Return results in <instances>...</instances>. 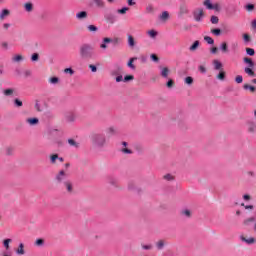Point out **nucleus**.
<instances>
[{
  "mask_svg": "<svg viewBox=\"0 0 256 256\" xmlns=\"http://www.w3.org/2000/svg\"><path fill=\"white\" fill-rule=\"evenodd\" d=\"M128 46L133 49L135 47V38L131 35H128Z\"/></svg>",
  "mask_w": 256,
  "mask_h": 256,
  "instance_id": "nucleus-21",
  "label": "nucleus"
},
{
  "mask_svg": "<svg viewBox=\"0 0 256 256\" xmlns=\"http://www.w3.org/2000/svg\"><path fill=\"white\" fill-rule=\"evenodd\" d=\"M203 5L207 7V9L213 10V5L211 4V0H204Z\"/></svg>",
  "mask_w": 256,
  "mask_h": 256,
  "instance_id": "nucleus-36",
  "label": "nucleus"
},
{
  "mask_svg": "<svg viewBox=\"0 0 256 256\" xmlns=\"http://www.w3.org/2000/svg\"><path fill=\"white\" fill-rule=\"evenodd\" d=\"M91 142L95 147L103 148L107 145V138L102 133H92L90 136Z\"/></svg>",
  "mask_w": 256,
  "mask_h": 256,
  "instance_id": "nucleus-1",
  "label": "nucleus"
},
{
  "mask_svg": "<svg viewBox=\"0 0 256 256\" xmlns=\"http://www.w3.org/2000/svg\"><path fill=\"white\" fill-rule=\"evenodd\" d=\"M14 104L16 107H23V102L17 98L14 100Z\"/></svg>",
  "mask_w": 256,
  "mask_h": 256,
  "instance_id": "nucleus-56",
  "label": "nucleus"
},
{
  "mask_svg": "<svg viewBox=\"0 0 256 256\" xmlns=\"http://www.w3.org/2000/svg\"><path fill=\"white\" fill-rule=\"evenodd\" d=\"M64 189H66L69 195H73L75 189L73 188V182L69 180L68 182L64 183Z\"/></svg>",
  "mask_w": 256,
  "mask_h": 256,
  "instance_id": "nucleus-4",
  "label": "nucleus"
},
{
  "mask_svg": "<svg viewBox=\"0 0 256 256\" xmlns=\"http://www.w3.org/2000/svg\"><path fill=\"white\" fill-rule=\"evenodd\" d=\"M180 215L182 217H186L187 219H191V210L189 209H184L180 212Z\"/></svg>",
  "mask_w": 256,
  "mask_h": 256,
  "instance_id": "nucleus-14",
  "label": "nucleus"
},
{
  "mask_svg": "<svg viewBox=\"0 0 256 256\" xmlns=\"http://www.w3.org/2000/svg\"><path fill=\"white\" fill-rule=\"evenodd\" d=\"M95 3L96 7L98 9H105V1L104 0H93Z\"/></svg>",
  "mask_w": 256,
  "mask_h": 256,
  "instance_id": "nucleus-12",
  "label": "nucleus"
},
{
  "mask_svg": "<svg viewBox=\"0 0 256 256\" xmlns=\"http://www.w3.org/2000/svg\"><path fill=\"white\" fill-rule=\"evenodd\" d=\"M26 123H28V125H39V119L38 118H28V119H26Z\"/></svg>",
  "mask_w": 256,
  "mask_h": 256,
  "instance_id": "nucleus-16",
  "label": "nucleus"
},
{
  "mask_svg": "<svg viewBox=\"0 0 256 256\" xmlns=\"http://www.w3.org/2000/svg\"><path fill=\"white\" fill-rule=\"evenodd\" d=\"M244 63L249 64V67L253 68L255 67V62H253V59L249 58V57H245L243 59Z\"/></svg>",
  "mask_w": 256,
  "mask_h": 256,
  "instance_id": "nucleus-23",
  "label": "nucleus"
},
{
  "mask_svg": "<svg viewBox=\"0 0 256 256\" xmlns=\"http://www.w3.org/2000/svg\"><path fill=\"white\" fill-rule=\"evenodd\" d=\"M31 61H32V62H37V61H39V55H38L37 53L32 54V56H31Z\"/></svg>",
  "mask_w": 256,
  "mask_h": 256,
  "instance_id": "nucleus-53",
  "label": "nucleus"
},
{
  "mask_svg": "<svg viewBox=\"0 0 256 256\" xmlns=\"http://www.w3.org/2000/svg\"><path fill=\"white\" fill-rule=\"evenodd\" d=\"M217 79H219V81H224L225 80V71H220V73L217 75Z\"/></svg>",
  "mask_w": 256,
  "mask_h": 256,
  "instance_id": "nucleus-43",
  "label": "nucleus"
},
{
  "mask_svg": "<svg viewBox=\"0 0 256 256\" xmlns=\"http://www.w3.org/2000/svg\"><path fill=\"white\" fill-rule=\"evenodd\" d=\"M24 9L27 13H31L33 11V3L27 2L24 4Z\"/></svg>",
  "mask_w": 256,
  "mask_h": 256,
  "instance_id": "nucleus-18",
  "label": "nucleus"
},
{
  "mask_svg": "<svg viewBox=\"0 0 256 256\" xmlns=\"http://www.w3.org/2000/svg\"><path fill=\"white\" fill-rule=\"evenodd\" d=\"M198 69H199L200 73H207V69L203 65L199 66Z\"/></svg>",
  "mask_w": 256,
  "mask_h": 256,
  "instance_id": "nucleus-62",
  "label": "nucleus"
},
{
  "mask_svg": "<svg viewBox=\"0 0 256 256\" xmlns=\"http://www.w3.org/2000/svg\"><path fill=\"white\" fill-rule=\"evenodd\" d=\"M66 119H67V121H68L69 123H73V121H75V119H77V115H75V114H68V115L66 116Z\"/></svg>",
  "mask_w": 256,
  "mask_h": 256,
  "instance_id": "nucleus-32",
  "label": "nucleus"
},
{
  "mask_svg": "<svg viewBox=\"0 0 256 256\" xmlns=\"http://www.w3.org/2000/svg\"><path fill=\"white\" fill-rule=\"evenodd\" d=\"M107 182L111 183V185H117V183H119V179L110 176V177H108Z\"/></svg>",
  "mask_w": 256,
  "mask_h": 256,
  "instance_id": "nucleus-27",
  "label": "nucleus"
},
{
  "mask_svg": "<svg viewBox=\"0 0 256 256\" xmlns=\"http://www.w3.org/2000/svg\"><path fill=\"white\" fill-rule=\"evenodd\" d=\"M68 143H69V145H71V147H79V144L77 142H75L74 139H69Z\"/></svg>",
  "mask_w": 256,
  "mask_h": 256,
  "instance_id": "nucleus-51",
  "label": "nucleus"
},
{
  "mask_svg": "<svg viewBox=\"0 0 256 256\" xmlns=\"http://www.w3.org/2000/svg\"><path fill=\"white\" fill-rule=\"evenodd\" d=\"M160 19L162 21H167V19H169V12H167V11L162 12Z\"/></svg>",
  "mask_w": 256,
  "mask_h": 256,
  "instance_id": "nucleus-35",
  "label": "nucleus"
},
{
  "mask_svg": "<svg viewBox=\"0 0 256 256\" xmlns=\"http://www.w3.org/2000/svg\"><path fill=\"white\" fill-rule=\"evenodd\" d=\"M243 89H245V90L249 89V91H250L251 93H255V90H256L255 86H251V85H249V84H244V85H243Z\"/></svg>",
  "mask_w": 256,
  "mask_h": 256,
  "instance_id": "nucleus-33",
  "label": "nucleus"
},
{
  "mask_svg": "<svg viewBox=\"0 0 256 256\" xmlns=\"http://www.w3.org/2000/svg\"><path fill=\"white\" fill-rule=\"evenodd\" d=\"M156 247H157V249H162L163 247H165V241L164 240H159L156 243Z\"/></svg>",
  "mask_w": 256,
  "mask_h": 256,
  "instance_id": "nucleus-41",
  "label": "nucleus"
},
{
  "mask_svg": "<svg viewBox=\"0 0 256 256\" xmlns=\"http://www.w3.org/2000/svg\"><path fill=\"white\" fill-rule=\"evenodd\" d=\"M163 179H165V181H174L175 176H173L172 174H166L163 176Z\"/></svg>",
  "mask_w": 256,
  "mask_h": 256,
  "instance_id": "nucleus-37",
  "label": "nucleus"
},
{
  "mask_svg": "<svg viewBox=\"0 0 256 256\" xmlns=\"http://www.w3.org/2000/svg\"><path fill=\"white\" fill-rule=\"evenodd\" d=\"M251 223H255V217H250L243 221L244 227H249Z\"/></svg>",
  "mask_w": 256,
  "mask_h": 256,
  "instance_id": "nucleus-15",
  "label": "nucleus"
},
{
  "mask_svg": "<svg viewBox=\"0 0 256 256\" xmlns=\"http://www.w3.org/2000/svg\"><path fill=\"white\" fill-rule=\"evenodd\" d=\"M55 181H56V183H63V185H65V183L70 181L69 180V174H67V172H65L64 170H60L55 175Z\"/></svg>",
  "mask_w": 256,
  "mask_h": 256,
  "instance_id": "nucleus-3",
  "label": "nucleus"
},
{
  "mask_svg": "<svg viewBox=\"0 0 256 256\" xmlns=\"http://www.w3.org/2000/svg\"><path fill=\"white\" fill-rule=\"evenodd\" d=\"M221 51L223 53H227V51H228L227 42H222V44H221Z\"/></svg>",
  "mask_w": 256,
  "mask_h": 256,
  "instance_id": "nucleus-44",
  "label": "nucleus"
},
{
  "mask_svg": "<svg viewBox=\"0 0 256 256\" xmlns=\"http://www.w3.org/2000/svg\"><path fill=\"white\" fill-rule=\"evenodd\" d=\"M121 152L124 153V155H131V153H133V151L129 148H122Z\"/></svg>",
  "mask_w": 256,
  "mask_h": 256,
  "instance_id": "nucleus-47",
  "label": "nucleus"
},
{
  "mask_svg": "<svg viewBox=\"0 0 256 256\" xmlns=\"http://www.w3.org/2000/svg\"><path fill=\"white\" fill-rule=\"evenodd\" d=\"M210 33H212V35H215V37H219V36H221V29H219V28H212L210 30Z\"/></svg>",
  "mask_w": 256,
  "mask_h": 256,
  "instance_id": "nucleus-24",
  "label": "nucleus"
},
{
  "mask_svg": "<svg viewBox=\"0 0 256 256\" xmlns=\"http://www.w3.org/2000/svg\"><path fill=\"white\" fill-rule=\"evenodd\" d=\"M87 29L90 33H97V31H99V28H97L95 25H88Z\"/></svg>",
  "mask_w": 256,
  "mask_h": 256,
  "instance_id": "nucleus-31",
  "label": "nucleus"
},
{
  "mask_svg": "<svg viewBox=\"0 0 256 256\" xmlns=\"http://www.w3.org/2000/svg\"><path fill=\"white\" fill-rule=\"evenodd\" d=\"M80 57L82 59H92L93 58V46L90 44H83L80 46Z\"/></svg>",
  "mask_w": 256,
  "mask_h": 256,
  "instance_id": "nucleus-2",
  "label": "nucleus"
},
{
  "mask_svg": "<svg viewBox=\"0 0 256 256\" xmlns=\"http://www.w3.org/2000/svg\"><path fill=\"white\" fill-rule=\"evenodd\" d=\"M34 245L35 247H43L45 245V240L43 238L36 239Z\"/></svg>",
  "mask_w": 256,
  "mask_h": 256,
  "instance_id": "nucleus-20",
  "label": "nucleus"
},
{
  "mask_svg": "<svg viewBox=\"0 0 256 256\" xmlns=\"http://www.w3.org/2000/svg\"><path fill=\"white\" fill-rule=\"evenodd\" d=\"M64 73H68L69 75H74L75 71L72 68H65Z\"/></svg>",
  "mask_w": 256,
  "mask_h": 256,
  "instance_id": "nucleus-55",
  "label": "nucleus"
},
{
  "mask_svg": "<svg viewBox=\"0 0 256 256\" xmlns=\"http://www.w3.org/2000/svg\"><path fill=\"white\" fill-rule=\"evenodd\" d=\"M210 22L212 23V25H217L219 23V17L211 16Z\"/></svg>",
  "mask_w": 256,
  "mask_h": 256,
  "instance_id": "nucleus-38",
  "label": "nucleus"
},
{
  "mask_svg": "<svg viewBox=\"0 0 256 256\" xmlns=\"http://www.w3.org/2000/svg\"><path fill=\"white\" fill-rule=\"evenodd\" d=\"M161 75H162V77H168L169 76V68H167V67L162 68Z\"/></svg>",
  "mask_w": 256,
  "mask_h": 256,
  "instance_id": "nucleus-39",
  "label": "nucleus"
},
{
  "mask_svg": "<svg viewBox=\"0 0 256 256\" xmlns=\"http://www.w3.org/2000/svg\"><path fill=\"white\" fill-rule=\"evenodd\" d=\"M15 153V147L13 146H7L5 149V154L6 155H13Z\"/></svg>",
  "mask_w": 256,
  "mask_h": 256,
  "instance_id": "nucleus-22",
  "label": "nucleus"
},
{
  "mask_svg": "<svg viewBox=\"0 0 256 256\" xmlns=\"http://www.w3.org/2000/svg\"><path fill=\"white\" fill-rule=\"evenodd\" d=\"M235 82L236 83H243V76H241V75H237L236 77H235Z\"/></svg>",
  "mask_w": 256,
  "mask_h": 256,
  "instance_id": "nucleus-57",
  "label": "nucleus"
},
{
  "mask_svg": "<svg viewBox=\"0 0 256 256\" xmlns=\"http://www.w3.org/2000/svg\"><path fill=\"white\" fill-rule=\"evenodd\" d=\"M9 15H11V12L7 9H3L0 13V20L4 21L5 17H9Z\"/></svg>",
  "mask_w": 256,
  "mask_h": 256,
  "instance_id": "nucleus-11",
  "label": "nucleus"
},
{
  "mask_svg": "<svg viewBox=\"0 0 256 256\" xmlns=\"http://www.w3.org/2000/svg\"><path fill=\"white\" fill-rule=\"evenodd\" d=\"M133 79H135V76H133V75H126L124 77V83H127L129 81H133Z\"/></svg>",
  "mask_w": 256,
  "mask_h": 256,
  "instance_id": "nucleus-46",
  "label": "nucleus"
},
{
  "mask_svg": "<svg viewBox=\"0 0 256 256\" xmlns=\"http://www.w3.org/2000/svg\"><path fill=\"white\" fill-rule=\"evenodd\" d=\"M247 55H250V57H253L255 55V49L253 48H246Z\"/></svg>",
  "mask_w": 256,
  "mask_h": 256,
  "instance_id": "nucleus-45",
  "label": "nucleus"
},
{
  "mask_svg": "<svg viewBox=\"0 0 256 256\" xmlns=\"http://www.w3.org/2000/svg\"><path fill=\"white\" fill-rule=\"evenodd\" d=\"M17 255H25V245L23 243H20L17 250Z\"/></svg>",
  "mask_w": 256,
  "mask_h": 256,
  "instance_id": "nucleus-13",
  "label": "nucleus"
},
{
  "mask_svg": "<svg viewBox=\"0 0 256 256\" xmlns=\"http://www.w3.org/2000/svg\"><path fill=\"white\" fill-rule=\"evenodd\" d=\"M166 85L169 89H171V87H173V85H175V82L173 80H169Z\"/></svg>",
  "mask_w": 256,
  "mask_h": 256,
  "instance_id": "nucleus-61",
  "label": "nucleus"
},
{
  "mask_svg": "<svg viewBox=\"0 0 256 256\" xmlns=\"http://www.w3.org/2000/svg\"><path fill=\"white\" fill-rule=\"evenodd\" d=\"M199 45H201V42H199V40L194 41V43L189 47V51H197L199 49Z\"/></svg>",
  "mask_w": 256,
  "mask_h": 256,
  "instance_id": "nucleus-10",
  "label": "nucleus"
},
{
  "mask_svg": "<svg viewBox=\"0 0 256 256\" xmlns=\"http://www.w3.org/2000/svg\"><path fill=\"white\" fill-rule=\"evenodd\" d=\"M155 11V8L153 7V5L149 4L147 7H146V12L147 13H153Z\"/></svg>",
  "mask_w": 256,
  "mask_h": 256,
  "instance_id": "nucleus-52",
  "label": "nucleus"
},
{
  "mask_svg": "<svg viewBox=\"0 0 256 256\" xmlns=\"http://www.w3.org/2000/svg\"><path fill=\"white\" fill-rule=\"evenodd\" d=\"M59 159V154H53L50 156V161L52 164H55V162Z\"/></svg>",
  "mask_w": 256,
  "mask_h": 256,
  "instance_id": "nucleus-42",
  "label": "nucleus"
},
{
  "mask_svg": "<svg viewBox=\"0 0 256 256\" xmlns=\"http://www.w3.org/2000/svg\"><path fill=\"white\" fill-rule=\"evenodd\" d=\"M240 239L244 243H247V245H253L256 243V240L253 237L241 236Z\"/></svg>",
  "mask_w": 256,
  "mask_h": 256,
  "instance_id": "nucleus-5",
  "label": "nucleus"
},
{
  "mask_svg": "<svg viewBox=\"0 0 256 256\" xmlns=\"http://www.w3.org/2000/svg\"><path fill=\"white\" fill-rule=\"evenodd\" d=\"M141 247L145 251H151V249H153V245H151V244H148V245L142 244Z\"/></svg>",
  "mask_w": 256,
  "mask_h": 256,
  "instance_id": "nucleus-49",
  "label": "nucleus"
},
{
  "mask_svg": "<svg viewBox=\"0 0 256 256\" xmlns=\"http://www.w3.org/2000/svg\"><path fill=\"white\" fill-rule=\"evenodd\" d=\"M89 69H91L92 73H97V66L90 64Z\"/></svg>",
  "mask_w": 256,
  "mask_h": 256,
  "instance_id": "nucleus-59",
  "label": "nucleus"
},
{
  "mask_svg": "<svg viewBox=\"0 0 256 256\" xmlns=\"http://www.w3.org/2000/svg\"><path fill=\"white\" fill-rule=\"evenodd\" d=\"M146 33H147V35L150 36L151 39H155V37H157V35H158V32L153 29L148 30Z\"/></svg>",
  "mask_w": 256,
  "mask_h": 256,
  "instance_id": "nucleus-29",
  "label": "nucleus"
},
{
  "mask_svg": "<svg viewBox=\"0 0 256 256\" xmlns=\"http://www.w3.org/2000/svg\"><path fill=\"white\" fill-rule=\"evenodd\" d=\"M76 17L78 19H87V12L86 11H81V12H78L76 14Z\"/></svg>",
  "mask_w": 256,
  "mask_h": 256,
  "instance_id": "nucleus-28",
  "label": "nucleus"
},
{
  "mask_svg": "<svg viewBox=\"0 0 256 256\" xmlns=\"http://www.w3.org/2000/svg\"><path fill=\"white\" fill-rule=\"evenodd\" d=\"M4 95L6 97H11V95H13V93H15V90L13 88H9L3 91Z\"/></svg>",
  "mask_w": 256,
  "mask_h": 256,
  "instance_id": "nucleus-30",
  "label": "nucleus"
},
{
  "mask_svg": "<svg viewBox=\"0 0 256 256\" xmlns=\"http://www.w3.org/2000/svg\"><path fill=\"white\" fill-rule=\"evenodd\" d=\"M150 57H151L152 61H155V62L159 61V57L155 54H151Z\"/></svg>",
  "mask_w": 256,
  "mask_h": 256,
  "instance_id": "nucleus-63",
  "label": "nucleus"
},
{
  "mask_svg": "<svg viewBox=\"0 0 256 256\" xmlns=\"http://www.w3.org/2000/svg\"><path fill=\"white\" fill-rule=\"evenodd\" d=\"M252 29H256V19L251 22Z\"/></svg>",
  "mask_w": 256,
  "mask_h": 256,
  "instance_id": "nucleus-64",
  "label": "nucleus"
},
{
  "mask_svg": "<svg viewBox=\"0 0 256 256\" xmlns=\"http://www.w3.org/2000/svg\"><path fill=\"white\" fill-rule=\"evenodd\" d=\"M187 13H188L187 7L186 6H180V9H179L180 17H183V15H187Z\"/></svg>",
  "mask_w": 256,
  "mask_h": 256,
  "instance_id": "nucleus-25",
  "label": "nucleus"
},
{
  "mask_svg": "<svg viewBox=\"0 0 256 256\" xmlns=\"http://www.w3.org/2000/svg\"><path fill=\"white\" fill-rule=\"evenodd\" d=\"M11 239H5L4 241H3V245H4V247H5V249H9V243H11Z\"/></svg>",
  "mask_w": 256,
  "mask_h": 256,
  "instance_id": "nucleus-54",
  "label": "nucleus"
},
{
  "mask_svg": "<svg viewBox=\"0 0 256 256\" xmlns=\"http://www.w3.org/2000/svg\"><path fill=\"white\" fill-rule=\"evenodd\" d=\"M246 9H247V11H253V9H255V5L248 4V5H246Z\"/></svg>",
  "mask_w": 256,
  "mask_h": 256,
  "instance_id": "nucleus-60",
  "label": "nucleus"
},
{
  "mask_svg": "<svg viewBox=\"0 0 256 256\" xmlns=\"http://www.w3.org/2000/svg\"><path fill=\"white\" fill-rule=\"evenodd\" d=\"M127 11H129V8L124 7L122 9L118 10V13H120L121 15H125V13H127Z\"/></svg>",
  "mask_w": 256,
  "mask_h": 256,
  "instance_id": "nucleus-58",
  "label": "nucleus"
},
{
  "mask_svg": "<svg viewBox=\"0 0 256 256\" xmlns=\"http://www.w3.org/2000/svg\"><path fill=\"white\" fill-rule=\"evenodd\" d=\"M203 15H205V13L203 12V9H198L196 12H194V19L195 21H201V19H203Z\"/></svg>",
  "mask_w": 256,
  "mask_h": 256,
  "instance_id": "nucleus-6",
  "label": "nucleus"
},
{
  "mask_svg": "<svg viewBox=\"0 0 256 256\" xmlns=\"http://www.w3.org/2000/svg\"><path fill=\"white\" fill-rule=\"evenodd\" d=\"M244 72L246 73V75H249V77H255V71H253V68L251 67H246L244 69Z\"/></svg>",
  "mask_w": 256,
  "mask_h": 256,
  "instance_id": "nucleus-19",
  "label": "nucleus"
},
{
  "mask_svg": "<svg viewBox=\"0 0 256 256\" xmlns=\"http://www.w3.org/2000/svg\"><path fill=\"white\" fill-rule=\"evenodd\" d=\"M204 41H206V43H208V45H214V43H215V40H213V38H211V36H205Z\"/></svg>",
  "mask_w": 256,
  "mask_h": 256,
  "instance_id": "nucleus-34",
  "label": "nucleus"
},
{
  "mask_svg": "<svg viewBox=\"0 0 256 256\" xmlns=\"http://www.w3.org/2000/svg\"><path fill=\"white\" fill-rule=\"evenodd\" d=\"M23 59H24L23 55H21V54H17L12 57L13 63H21V61H23Z\"/></svg>",
  "mask_w": 256,
  "mask_h": 256,
  "instance_id": "nucleus-17",
  "label": "nucleus"
},
{
  "mask_svg": "<svg viewBox=\"0 0 256 256\" xmlns=\"http://www.w3.org/2000/svg\"><path fill=\"white\" fill-rule=\"evenodd\" d=\"M117 133H118L117 128L113 126L106 129V135L108 137H113V135H117Z\"/></svg>",
  "mask_w": 256,
  "mask_h": 256,
  "instance_id": "nucleus-7",
  "label": "nucleus"
},
{
  "mask_svg": "<svg viewBox=\"0 0 256 256\" xmlns=\"http://www.w3.org/2000/svg\"><path fill=\"white\" fill-rule=\"evenodd\" d=\"M121 73H123V68L122 67H118L117 69L112 70L110 75L112 77H119L121 75Z\"/></svg>",
  "mask_w": 256,
  "mask_h": 256,
  "instance_id": "nucleus-9",
  "label": "nucleus"
},
{
  "mask_svg": "<svg viewBox=\"0 0 256 256\" xmlns=\"http://www.w3.org/2000/svg\"><path fill=\"white\" fill-rule=\"evenodd\" d=\"M244 43L251 42V36L249 34H243Z\"/></svg>",
  "mask_w": 256,
  "mask_h": 256,
  "instance_id": "nucleus-50",
  "label": "nucleus"
},
{
  "mask_svg": "<svg viewBox=\"0 0 256 256\" xmlns=\"http://www.w3.org/2000/svg\"><path fill=\"white\" fill-rule=\"evenodd\" d=\"M213 64H214V68L216 69V71H219L223 67V64H221V62L219 60H214Z\"/></svg>",
  "mask_w": 256,
  "mask_h": 256,
  "instance_id": "nucleus-26",
  "label": "nucleus"
},
{
  "mask_svg": "<svg viewBox=\"0 0 256 256\" xmlns=\"http://www.w3.org/2000/svg\"><path fill=\"white\" fill-rule=\"evenodd\" d=\"M49 83H51L52 85H57V83H59V78L52 77L49 79Z\"/></svg>",
  "mask_w": 256,
  "mask_h": 256,
  "instance_id": "nucleus-48",
  "label": "nucleus"
},
{
  "mask_svg": "<svg viewBox=\"0 0 256 256\" xmlns=\"http://www.w3.org/2000/svg\"><path fill=\"white\" fill-rule=\"evenodd\" d=\"M184 83L186 85H193V77H191V76L186 77L184 80Z\"/></svg>",
  "mask_w": 256,
  "mask_h": 256,
  "instance_id": "nucleus-40",
  "label": "nucleus"
},
{
  "mask_svg": "<svg viewBox=\"0 0 256 256\" xmlns=\"http://www.w3.org/2000/svg\"><path fill=\"white\" fill-rule=\"evenodd\" d=\"M135 61H137V57H132L129 59L128 63H127V67H129V69H132L133 71H135V69H137V67L135 66Z\"/></svg>",
  "mask_w": 256,
  "mask_h": 256,
  "instance_id": "nucleus-8",
  "label": "nucleus"
}]
</instances>
